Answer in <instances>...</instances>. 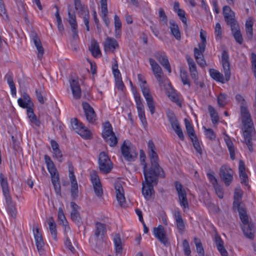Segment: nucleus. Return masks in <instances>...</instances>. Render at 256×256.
Returning a JSON list of instances; mask_svg holds the SVG:
<instances>
[{"label": "nucleus", "mask_w": 256, "mask_h": 256, "mask_svg": "<svg viewBox=\"0 0 256 256\" xmlns=\"http://www.w3.org/2000/svg\"><path fill=\"white\" fill-rule=\"evenodd\" d=\"M221 62L224 76L222 74L214 69H210L209 72L210 76L214 80L222 84H224L230 80L231 76L229 54L226 50H223L222 52Z\"/></svg>", "instance_id": "1"}, {"label": "nucleus", "mask_w": 256, "mask_h": 256, "mask_svg": "<svg viewBox=\"0 0 256 256\" xmlns=\"http://www.w3.org/2000/svg\"><path fill=\"white\" fill-rule=\"evenodd\" d=\"M144 176L146 184L144 182H142V194L146 200H150L154 194V186L158 184V178L165 177V174L164 172L153 174L151 172H147L144 174Z\"/></svg>", "instance_id": "2"}, {"label": "nucleus", "mask_w": 256, "mask_h": 256, "mask_svg": "<svg viewBox=\"0 0 256 256\" xmlns=\"http://www.w3.org/2000/svg\"><path fill=\"white\" fill-rule=\"evenodd\" d=\"M237 208L239 212L240 218L243 224L242 230L244 236L247 238L253 240L254 236V223L251 221H249L248 216L244 208L240 207Z\"/></svg>", "instance_id": "3"}, {"label": "nucleus", "mask_w": 256, "mask_h": 256, "mask_svg": "<svg viewBox=\"0 0 256 256\" xmlns=\"http://www.w3.org/2000/svg\"><path fill=\"white\" fill-rule=\"evenodd\" d=\"M44 160L48 170L50 174L52 182L54 186L56 192V194L60 195V183L59 176L57 170L50 156L45 155Z\"/></svg>", "instance_id": "4"}, {"label": "nucleus", "mask_w": 256, "mask_h": 256, "mask_svg": "<svg viewBox=\"0 0 256 256\" xmlns=\"http://www.w3.org/2000/svg\"><path fill=\"white\" fill-rule=\"evenodd\" d=\"M102 136L105 142L111 147H114L118 142V138L113 132L112 124L108 121L103 124Z\"/></svg>", "instance_id": "5"}, {"label": "nucleus", "mask_w": 256, "mask_h": 256, "mask_svg": "<svg viewBox=\"0 0 256 256\" xmlns=\"http://www.w3.org/2000/svg\"><path fill=\"white\" fill-rule=\"evenodd\" d=\"M236 99L238 102L240 104V113L242 124L252 122L251 116L247 109L246 102L240 94H236Z\"/></svg>", "instance_id": "6"}, {"label": "nucleus", "mask_w": 256, "mask_h": 256, "mask_svg": "<svg viewBox=\"0 0 256 256\" xmlns=\"http://www.w3.org/2000/svg\"><path fill=\"white\" fill-rule=\"evenodd\" d=\"M71 123L74 130L82 138L86 140L90 139L92 138V134L90 130L82 122H79L77 118H75L72 120Z\"/></svg>", "instance_id": "7"}, {"label": "nucleus", "mask_w": 256, "mask_h": 256, "mask_svg": "<svg viewBox=\"0 0 256 256\" xmlns=\"http://www.w3.org/2000/svg\"><path fill=\"white\" fill-rule=\"evenodd\" d=\"M148 154L150 163L153 168H162L159 164V158L156 152V147L152 140H149L148 142Z\"/></svg>", "instance_id": "8"}, {"label": "nucleus", "mask_w": 256, "mask_h": 256, "mask_svg": "<svg viewBox=\"0 0 256 256\" xmlns=\"http://www.w3.org/2000/svg\"><path fill=\"white\" fill-rule=\"evenodd\" d=\"M244 136L249 150L252 152V132L254 130L253 122L242 124Z\"/></svg>", "instance_id": "9"}, {"label": "nucleus", "mask_w": 256, "mask_h": 256, "mask_svg": "<svg viewBox=\"0 0 256 256\" xmlns=\"http://www.w3.org/2000/svg\"><path fill=\"white\" fill-rule=\"evenodd\" d=\"M175 187L178 192L180 204L184 211L189 208L186 192L179 182H175Z\"/></svg>", "instance_id": "10"}, {"label": "nucleus", "mask_w": 256, "mask_h": 256, "mask_svg": "<svg viewBox=\"0 0 256 256\" xmlns=\"http://www.w3.org/2000/svg\"><path fill=\"white\" fill-rule=\"evenodd\" d=\"M98 164L100 170L105 174L109 173L112 168V164L104 152H101L99 154Z\"/></svg>", "instance_id": "11"}, {"label": "nucleus", "mask_w": 256, "mask_h": 256, "mask_svg": "<svg viewBox=\"0 0 256 256\" xmlns=\"http://www.w3.org/2000/svg\"><path fill=\"white\" fill-rule=\"evenodd\" d=\"M121 151L122 156L127 161L134 162L138 156V154L136 148L126 146L125 142L121 146Z\"/></svg>", "instance_id": "12"}, {"label": "nucleus", "mask_w": 256, "mask_h": 256, "mask_svg": "<svg viewBox=\"0 0 256 256\" xmlns=\"http://www.w3.org/2000/svg\"><path fill=\"white\" fill-rule=\"evenodd\" d=\"M140 165L142 166L144 174L147 172H151L153 174L156 172H164L162 168H158V166H156L157 168H153L151 164L150 167L148 168L147 163L146 162V156L142 150H140Z\"/></svg>", "instance_id": "13"}, {"label": "nucleus", "mask_w": 256, "mask_h": 256, "mask_svg": "<svg viewBox=\"0 0 256 256\" xmlns=\"http://www.w3.org/2000/svg\"><path fill=\"white\" fill-rule=\"evenodd\" d=\"M222 11L224 20L227 24L234 28V26H237L238 23L235 18V14L231 8L229 6H225L223 7Z\"/></svg>", "instance_id": "14"}, {"label": "nucleus", "mask_w": 256, "mask_h": 256, "mask_svg": "<svg viewBox=\"0 0 256 256\" xmlns=\"http://www.w3.org/2000/svg\"><path fill=\"white\" fill-rule=\"evenodd\" d=\"M220 176L226 186H228L233 179V171L226 166H222L220 170Z\"/></svg>", "instance_id": "15"}, {"label": "nucleus", "mask_w": 256, "mask_h": 256, "mask_svg": "<svg viewBox=\"0 0 256 256\" xmlns=\"http://www.w3.org/2000/svg\"><path fill=\"white\" fill-rule=\"evenodd\" d=\"M82 107L88 122L90 124H95L97 120V118L94 108L88 102H82Z\"/></svg>", "instance_id": "16"}, {"label": "nucleus", "mask_w": 256, "mask_h": 256, "mask_svg": "<svg viewBox=\"0 0 256 256\" xmlns=\"http://www.w3.org/2000/svg\"><path fill=\"white\" fill-rule=\"evenodd\" d=\"M199 48H194V56L198 64L201 67H204L206 64L204 58L203 53L205 50L204 44H198Z\"/></svg>", "instance_id": "17"}, {"label": "nucleus", "mask_w": 256, "mask_h": 256, "mask_svg": "<svg viewBox=\"0 0 256 256\" xmlns=\"http://www.w3.org/2000/svg\"><path fill=\"white\" fill-rule=\"evenodd\" d=\"M154 234L162 244L166 246L168 243V238L164 226L159 225L157 228H154Z\"/></svg>", "instance_id": "18"}, {"label": "nucleus", "mask_w": 256, "mask_h": 256, "mask_svg": "<svg viewBox=\"0 0 256 256\" xmlns=\"http://www.w3.org/2000/svg\"><path fill=\"white\" fill-rule=\"evenodd\" d=\"M31 38L38 50V58L41 59L44 54V48L37 34L32 32L31 34Z\"/></svg>", "instance_id": "19"}, {"label": "nucleus", "mask_w": 256, "mask_h": 256, "mask_svg": "<svg viewBox=\"0 0 256 256\" xmlns=\"http://www.w3.org/2000/svg\"><path fill=\"white\" fill-rule=\"evenodd\" d=\"M154 56L169 73L171 72L170 64L167 56L164 52H156L154 54Z\"/></svg>", "instance_id": "20"}, {"label": "nucleus", "mask_w": 256, "mask_h": 256, "mask_svg": "<svg viewBox=\"0 0 256 256\" xmlns=\"http://www.w3.org/2000/svg\"><path fill=\"white\" fill-rule=\"evenodd\" d=\"M149 62L152 67V72L155 76V78L160 83L162 82V68L158 65V64L155 61V60L152 58H149Z\"/></svg>", "instance_id": "21"}, {"label": "nucleus", "mask_w": 256, "mask_h": 256, "mask_svg": "<svg viewBox=\"0 0 256 256\" xmlns=\"http://www.w3.org/2000/svg\"><path fill=\"white\" fill-rule=\"evenodd\" d=\"M186 60L189 67V70L192 78L194 80V82L196 84H198V72L196 70V64L194 60L190 57L187 56Z\"/></svg>", "instance_id": "22"}, {"label": "nucleus", "mask_w": 256, "mask_h": 256, "mask_svg": "<svg viewBox=\"0 0 256 256\" xmlns=\"http://www.w3.org/2000/svg\"><path fill=\"white\" fill-rule=\"evenodd\" d=\"M34 234L38 250L40 254H42L44 253V244L38 228H36L35 232H34Z\"/></svg>", "instance_id": "23"}, {"label": "nucleus", "mask_w": 256, "mask_h": 256, "mask_svg": "<svg viewBox=\"0 0 256 256\" xmlns=\"http://www.w3.org/2000/svg\"><path fill=\"white\" fill-rule=\"evenodd\" d=\"M114 187L116 199L118 202L120 206H124L126 199L124 196V190L120 182H116L115 184Z\"/></svg>", "instance_id": "24"}, {"label": "nucleus", "mask_w": 256, "mask_h": 256, "mask_svg": "<svg viewBox=\"0 0 256 256\" xmlns=\"http://www.w3.org/2000/svg\"><path fill=\"white\" fill-rule=\"evenodd\" d=\"M174 218L176 222V228L178 232L182 234L185 230V224L179 210H175L174 212Z\"/></svg>", "instance_id": "25"}, {"label": "nucleus", "mask_w": 256, "mask_h": 256, "mask_svg": "<svg viewBox=\"0 0 256 256\" xmlns=\"http://www.w3.org/2000/svg\"><path fill=\"white\" fill-rule=\"evenodd\" d=\"M119 48L117 41L113 38L107 37L104 42V49L105 52L112 51L114 52L116 48Z\"/></svg>", "instance_id": "26"}, {"label": "nucleus", "mask_w": 256, "mask_h": 256, "mask_svg": "<svg viewBox=\"0 0 256 256\" xmlns=\"http://www.w3.org/2000/svg\"><path fill=\"white\" fill-rule=\"evenodd\" d=\"M70 82L74 98L76 99L80 98L82 92L78 81L72 79L70 80Z\"/></svg>", "instance_id": "27"}, {"label": "nucleus", "mask_w": 256, "mask_h": 256, "mask_svg": "<svg viewBox=\"0 0 256 256\" xmlns=\"http://www.w3.org/2000/svg\"><path fill=\"white\" fill-rule=\"evenodd\" d=\"M7 206V210L12 217L15 218L16 216V210L15 206V203L12 202L10 196H7L4 197Z\"/></svg>", "instance_id": "28"}, {"label": "nucleus", "mask_w": 256, "mask_h": 256, "mask_svg": "<svg viewBox=\"0 0 256 256\" xmlns=\"http://www.w3.org/2000/svg\"><path fill=\"white\" fill-rule=\"evenodd\" d=\"M78 14L83 18L84 22L86 26L87 31L90 30L89 27V11L87 8L83 6L79 10H77Z\"/></svg>", "instance_id": "29"}, {"label": "nucleus", "mask_w": 256, "mask_h": 256, "mask_svg": "<svg viewBox=\"0 0 256 256\" xmlns=\"http://www.w3.org/2000/svg\"><path fill=\"white\" fill-rule=\"evenodd\" d=\"M102 18L107 27L110 24V20L108 17V10L107 8V0H100Z\"/></svg>", "instance_id": "30"}, {"label": "nucleus", "mask_w": 256, "mask_h": 256, "mask_svg": "<svg viewBox=\"0 0 256 256\" xmlns=\"http://www.w3.org/2000/svg\"><path fill=\"white\" fill-rule=\"evenodd\" d=\"M243 195V191L240 187H237L234 190V206L239 208L241 202L242 198Z\"/></svg>", "instance_id": "31"}, {"label": "nucleus", "mask_w": 256, "mask_h": 256, "mask_svg": "<svg viewBox=\"0 0 256 256\" xmlns=\"http://www.w3.org/2000/svg\"><path fill=\"white\" fill-rule=\"evenodd\" d=\"M0 183L2 188L4 197L10 196L7 178L4 176L2 173H0Z\"/></svg>", "instance_id": "32"}, {"label": "nucleus", "mask_w": 256, "mask_h": 256, "mask_svg": "<svg viewBox=\"0 0 256 256\" xmlns=\"http://www.w3.org/2000/svg\"><path fill=\"white\" fill-rule=\"evenodd\" d=\"M5 78L10 88L11 94L13 96H16V90L15 84L13 81V74L10 72H8L6 75Z\"/></svg>", "instance_id": "33"}, {"label": "nucleus", "mask_w": 256, "mask_h": 256, "mask_svg": "<svg viewBox=\"0 0 256 256\" xmlns=\"http://www.w3.org/2000/svg\"><path fill=\"white\" fill-rule=\"evenodd\" d=\"M48 224L49 226V230L52 238L54 240H57V230L56 226L54 220L52 217H50L48 219Z\"/></svg>", "instance_id": "34"}, {"label": "nucleus", "mask_w": 256, "mask_h": 256, "mask_svg": "<svg viewBox=\"0 0 256 256\" xmlns=\"http://www.w3.org/2000/svg\"><path fill=\"white\" fill-rule=\"evenodd\" d=\"M234 27V28L230 27L236 42L241 44L243 42V38L240 31L238 24H237V26H236Z\"/></svg>", "instance_id": "35"}, {"label": "nucleus", "mask_w": 256, "mask_h": 256, "mask_svg": "<svg viewBox=\"0 0 256 256\" xmlns=\"http://www.w3.org/2000/svg\"><path fill=\"white\" fill-rule=\"evenodd\" d=\"M106 225L100 222H96V230L94 232V236L96 238H98L100 236H102L106 233Z\"/></svg>", "instance_id": "36"}, {"label": "nucleus", "mask_w": 256, "mask_h": 256, "mask_svg": "<svg viewBox=\"0 0 256 256\" xmlns=\"http://www.w3.org/2000/svg\"><path fill=\"white\" fill-rule=\"evenodd\" d=\"M113 240L116 254H121L122 250V246L120 234H116L114 236Z\"/></svg>", "instance_id": "37"}, {"label": "nucleus", "mask_w": 256, "mask_h": 256, "mask_svg": "<svg viewBox=\"0 0 256 256\" xmlns=\"http://www.w3.org/2000/svg\"><path fill=\"white\" fill-rule=\"evenodd\" d=\"M170 29L172 34L177 40H180V34L178 29V26L174 22V20L170 22Z\"/></svg>", "instance_id": "38"}, {"label": "nucleus", "mask_w": 256, "mask_h": 256, "mask_svg": "<svg viewBox=\"0 0 256 256\" xmlns=\"http://www.w3.org/2000/svg\"><path fill=\"white\" fill-rule=\"evenodd\" d=\"M168 121L173 130L178 129L180 127L179 122L174 113H170L168 115Z\"/></svg>", "instance_id": "39"}, {"label": "nucleus", "mask_w": 256, "mask_h": 256, "mask_svg": "<svg viewBox=\"0 0 256 256\" xmlns=\"http://www.w3.org/2000/svg\"><path fill=\"white\" fill-rule=\"evenodd\" d=\"M186 128V132L189 136L190 138L191 139L192 138H196V136L194 128L188 120L186 119L184 120Z\"/></svg>", "instance_id": "40"}, {"label": "nucleus", "mask_w": 256, "mask_h": 256, "mask_svg": "<svg viewBox=\"0 0 256 256\" xmlns=\"http://www.w3.org/2000/svg\"><path fill=\"white\" fill-rule=\"evenodd\" d=\"M224 140L228 148L230 157L232 160H234L235 158V152L233 143L228 137L225 138Z\"/></svg>", "instance_id": "41"}, {"label": "nucleus", "mask_w": 256, "mask_h": 256, "mask_svg": "<svg viewBox=\"0 0 256 256\" xmlns=\"http://www.w3.org/2000/svg\"><path fill=\"white\" fill-rule=\"evenodd\" d=\"M208 110L210 112L212 124H216L218 121V112H216L214 108L210 105L208 106Z\"/></svg>", "instance_id": "42"}, {"label": "nucleus", "mask_w": 256, "mask_h": 256, "mask_svg": "<svg viewBox=\"0 0 256 256\" xmlns=\"http://www.w3.org/2000/svg\"><path fill=\"white\" fill-rule=\"evenodd\" d=\"M112 70L115 80H119V78H122L120 72L118 69V62L115 58L113 60Z\"/></svg>", "instance_id": "43"}, {"label": "nucleus", "mask_w": 256, "mask_h": 256, "mask_svg": "<svg viewBox=\"0 0 256 256\" xmlns=\"http://www.w3.org/2000/svg\"><path fill=\"white\" fill-rule=\"evenodd\" d=\"M90 50L94 57H98L101 56L99 45L97 42L92 44Z\"/></svg>", "instance_id": "44"}, {"label": "nucleus", "mask_w": 256, "mask_h": 256, "mask_svg": "<svg viewBox=\"0 0 256 256\" xmlns=\"http://www.w3.org/2000/svg\"><path fill=\"white\" fill-rule=\"evenodd\" d=\"M228 96L224 93H220L217 98V101L220 107H224L228 103Z\"/></svg>", "instance_id": "45"}, {"label": "nucleus", "mask_w": 256, "mask_h": 256, "mask_svg": "<svg viewBox=\"0 0 256 256\" xmlns=\"http://www.w3.org/2000/svg\"><path fill=\"white\" fill-rule=\"evenodd\" d=\"M68 22L70 25L71 28H78V24L76 20V15L74 13H71L70 10H68Z\"/></svg>", "instance_id": "46"}, {"label": "nucleus", "mask_w": 256, "mask_h": 256, "mask_svg": "<svg viewBox=\"0 0 256 256\" xmlns=\"http://www.w3.org/2000/svg\"><path fill=\"white\" fill-rule=\"evenodd\" d=\"M143 84H141L140 88L145 98H146L152 97V96L150 94V90L148 86L146 84V82H144Z\"/></svg>", "instance_id": "47"}, {"label": "nucleus", "mask_w": 256, "mask_h": 256, "mask_svg": "<svg viewBox=\"0 0 256 256\" xmlns=\"http://www.w3.org/2000/svg\"><path fill=\"white\" fill-rule=\"evenodd\" d=\"M198 239L194 238V240L196 246V252L199 255L204 256V252L202 246V244L200 241H198Z\"/></svg>", "instance_id": "48"}, {"label": "nucleus", "mask_w": 256, "mask_h": 256, "mask_svg": "<svg viewBox=\"0 0 256 256\" xmlns=\"http://www.w3.org/2000/svg\"><path fill=\"white\" fill-rule=\"evenodd\" d=\"M90 180L93 186L101 184L99 176L96 171H94L91 173Z\"/></svg>", "instance_id": "49"}, {"label": "nucleus", "mask_w": 256, "mask_h": 256, "mask_svg": "<svg viewBox=\"0 0 256 256\" xmlns=\"http://www.w3.org/2000/svg\"><path fill=\"white\" fill-rule=\"evenodd\" d=\"M204 130V134L206 138L211 140H214L216 138V134L212 128H206L205 126H203Z\"/></svg>", "instance_id": "50"}, {"label": "nucleus", "mask_w": 256, "mask_h": 256, "mask_svg": "<svg viewBox=\"0 0 256 256\" xmlns=\"http://www.w3.org/2000/svg\"><path fill=\"white\" fill-rule=\"evenodd\" d=\"M72 220L76 224H79L81 221L80 214L78 211L72 210L70 213Z\"/></svg>", "instance_id": "51"}, {"label": "nucleus", "mask_w": 256, "mask_h": 256, "mask_svg": "<svg viewBox=\"0 0 256 256\" xmlns=\"http://www.w3.org/2000/svg\"><path fill=\"white\" fill-rule=\"evenodd\" d=\"M70 193L71 196L74 200L78 198V183L73 182L72 184H71Z\"/></svg>", "instance_id": "52"}, {"label": "nucleus", "mask_w": 256, "mask_h": 256, "mask_svg": "<svg viewBox=\"0 0 256 256\" xmlns=\"http://www.w3.org/2000/svg\"><path fill=\"white\" fill-rule=\"evenodd\" d=\"M138 116L142 122V124H147V122L146 120V118L145 116V112L144 108H137Z\"/></svg>", "instance_id": "53"}, {"label": "nucleus", "mask_w": 256, "mask_h": 256, "mask_svg": "<svg viewBox=\"0 0 256 256\" xmlns=\"http://www.w3.org/2000/svg\"><path fill=\"white\" fill-rule=\"evenodd\" d=\"M145 99L146 101L147 105L149 108L150 114H154L155 112V106L154 104L152 96L150 98H146Z\"/></svg>", "instance_id": "54"}, {"label": "nucleus", "mask_w": 256, "mask_h": 256, "mask_svg": "<svg viewBox=\"0 0 256 256\" xmlns=\"http://www.w3.org/2000/svg\"><path fill=\"white\" fill-rule=\"evenodd\" d=\"M180 78L184 85L188 84V87H190V84L186 71L180 70Z\"/></svg>", "instance_id": "55"}, {"label": "nucleus", "mask_w": 256, "mask_h": 256, "mask_svg": "<svg viewBox=\"0 0 256 256\" xmlns=\"http://www.w3.org/2000/svg\"><path fill=\"white\" fill-rule=\"evenodd\" d=\"M134 98L136 103V108H144V104L142 102V100L140 96L137 94L136 92H133Z\"/></svg>", "instance_id": "56"}, {"label": "nucleus", "mask_w": 256, "mask_h": 256, "mask_svg": "<svg viewBox=\"0 0 256 256\" xmlns=\"http://www.w3.org/2000/svg\"><path fill=\"white\" fill-rule=\"evenodd\" d=\"M182 246L184 254L187 256H190L191 254V250L189 245V243L187 240H184L182 242Z\"/></svg>", "instance_id": "57"}, {"label": "nucleus", "mask_w": 256, "mask_h": 256, "mask_svg": "<svg viewBox=\"0 0 256 256\" xmlns=\"http://www.w3.org/2000/svg\"><path fill=\"white\" fill-rule=\"evenodd\" d=\"M191 140L192 142L193 146L196 150V151L201 154L202 153V148L200 144V142L198 140V139L197 138V136L196 137V138H191Z\"/></svg>", "instance_id": "58"}, {"label": "nucleus", "mask_w": 256, "mask_h": 256, "mask_svg": "<svg viewBox=\"0 0 256 256\" xmlns=\"http://www.w3.org/2000/svg\"><path fill=\"white\" fill-rule=\"evenodd\" d=\"M58 218L63 225H66L68 222L64 214L62 208H59L58 210Z\"/></svg>", "instance_id": "59"}, {"label": "nucleus", "mask_w": 256, "mask_h": 256, "mask_svg": "<svg viewBox=\"0 0 256 256\" xmlns=\"http://www.w3.org/2000/svg\"><path fill=\"white\" fill-rule=\"evenodd\" d=\"M181 21L184 24L185 26H187L186 18V12L183 10H179L176 12Z\"/></svg>", "instance_id": "60"}, {"label": "nucleus", "mask_w": 256, "mask_h": 256, "mask_svg": "<svg viewBox=\"0 0 256 256\" xmlns=\"http://www.w3.org/2000/svg\"><path fill=\"white\" fill-rule=\"evenodd\" d=\"M36 94L38 100L41 104H44V100L43 98L42 93L43 90L42 88L40 89H36Z\"/></svg>", "instance_id": "61"}, {"label": "nucleus", "mask_w": 256, "mask_h": 256, "mask_svg": "<svg viewBox=\"0 0 256 256\" xmlns=\"http://www.w3.org/2000/svg\"><path fill=\"white\" fill-rule=\"evenodd\" d=\"M214 187L215 189L216 192L217 196L220 198H222L224 196V192L222 190V188L221 186H220L218 184L214 186Z\"/></svg>", "instance_id": "62"}, {"label": "nucleus", "mask_w": 256, "mask_h": 256, "mask_svg": "<svg viewBox=\"0 0 256 256\" xmlns=\"http://www.w3.org/2000/svg\"><path fill=\"white\" fill-rule=\"evenodd\" d=\"M239 176L241 183L242 184H244L246 186H248V177L246 172L240 173Z\"/></svg>", "instance_id": "63"}, {"label": "nucleus", "mask_w": 256, "mask_h": 256, "mask_svg": "<svg viewBox=\"0 0 256 256\" xmlns=\"http://www.w3.org/2000/svg\"><path fill=\"white\" fill-rule=\"evenodd\" d=\"M93 187L94 192L98 196H101L103 194V190L102 184L94 186Z\"/></svg>", "instance_id": "64"}]
</instances>
